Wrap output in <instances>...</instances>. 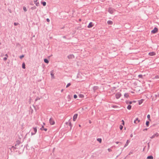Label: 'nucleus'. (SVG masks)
Listing matches in <instances>:
<instances>
[{
    "label": "nucleus",
    "mask_w": 159,
    "mask_h": 159,
    "mask_svg": "<svg viewBox=\"0 0 159 159\" xmlns=\"http://www.w3.org/2000/svg\"><path fill=\"white\" fill-rule=\"evenodd\" d=\"M114 9L111 7L109 8L108 9V12L111 14H113L114 13Z\"/></svg>",
    "instance_id": "1"
},
{
    "label": "nucleus",
    "mask_w": 159,
    "mask_h": 159,
    "mask_svg": "<svg viewBox=\"0 0 159 159\" xmlns=\"http://www.w3.org/2000/svg\"><path fill=\"white\" fill-rule=\"evenodd\" d=\"M158 31V29L157 28L155 27L154 29L151 31V32L153 34H155Z\"/></svg>",
    "instance_id": "2"
},
{
    "label": "nucleus",
    "mask_w": 159,
    "mask_h": 159,
    "mask_svg": "<svg viewBox=\"0 0 159 159\" xmlns=\"http://www.w3.org/2000/svg\"><path fill=\"white\" fill-rule=\"evenodd\" d=\"M121 94L120 93H118L116 94V99L119 98L121 96Z\"/></svg>",
    "instance_id": "3"
},
{
    "label": "nucleus",
    "mask_w": 159,
    "mask_h": 159,
    "mask_svg": "<svg viewBox=\"0 0 159 159\" xmlns=\"http://www.w3.org/2000/svg\"><path fill=\"white\" fill-rule=\"evenodd\" d=\"M49 123L51 125H53L55 124V122L52 118H50L49 120Z\"/></svg>",
    "instance_id": "4"
},
{
    "label": "nucleus",
    "mask_w": 159,
    "mask_h": 159,
    "mask_svg": "<svg viewBox=\"0 0 159 159\" xmlns=\"http://www.w3.org/2000/svg\"><path fill=\"white\" fill-rule=\"evenodd\" d=\"M78 116V114H75L74 115L73 117V120L74 121H75L77 117Z\"/></svg>",
    "instance_id": "5"
},
{
    "label": "nucleus",
    "mask_w": 159,
    "mask_h": 159,
    "mask_svg": "<svg viewBox=\"0 0 159 159\" xmlns=\"http://www.w3.org/2000/svg\"><path fill=\"white\" fill-rule=\"evenodd\" d=\"M156 53L155 52H152L148 53V55L150 56H153L155 55Z\"/></svg>",
    "instance_id": "6"
},
{
    "label": "nucleus",
    "mask_w": 159,
    "mask_h": 159,
    "mask_svg": "<svg viewBox=\"0 0 159 159\" xmlns=\"http://www.w3.org/2000/svg\"><path fill=\"white\" fill-rule=\"evenodd\" d=\"M93 26V24L92 22H90L89 24L88 27L89 28L92 27Z\"/></svg>",
    "instance_id": "7"
},
{
    "label": "nucleus",
    "mask_w": 159,
    "mask_h": 159,
    "mask_svg": "<svg viewBox=\"0 0 159 159\" xmlns=\"http://www.w3.org/2000/svg\"><path fill=\"white\" fill-rule=\"evenodd\" d=\"M158 136V134L157 133H156L155 134L153 135L152 136L150 137V138L151 139L154 138L156 136L157 137Z\"/></svg>",
    "instance_id": "8"
},
{
    "label": "nucleus",
    "mask_w": 159,
    "mask_h": 159,
    "mask_svg": "<svg viewBox=\"0 0 159 159\" xmlns=\"http://www.w3.org/2000/svg\"><path fill=\"white\" fill-rule=\"evenodd\" d=\"M139 122H140V120L138 118H137L134 121V123L137 124V123H139Z\"/></svg>",
    "instance_id": "9"
},
{
    "label": "nucleus",
    "mask_w": 159,
    "mask_h": 159,
    "mask_svg": "<svg viewBox=\"0 0 159 159\" xmlns=\"http://www.w3.org/2000/svg\"><path fill=\"white\" fill-rule=\"evenodd\" d=\"M33 129H34V133H31L32 135H33L34 134L36 133V132H37V129L36 128H34H34Z\"/></svg>",
    "instance_id": "10"
},
{
    "label": "nucleus",
    "mask_w": 159,
    "mask_h": 159,
    "mask_svg": "<svg viewBox=\"0 0 159 159\" xmlns=\"http://www.w3.org/2000/svg\"><path fill=\"white\" fill-rule=\"evenodd\" d=\"M129 141L128 140L127 141H126V143H125V145L124 147H126L127 146H128V144H129Z\"/></svg>",
    "instance_id": "11"
},
{
    "label": "nucleus",
    "mask_w": 159,
    "mask_h": 159,
    "mask_svg": "<svg viewBox=\"0 0 159 159\" xmlns=\"http://www.w3.org/2000/svg\"><path fill=\"white\" fill-rule=\"evenodd\" d=\"M107 23L108 25H112L113 22L111 20H108L107 22Z\"/></svg>",
    "instance_id": "12"
},
{
    "label": "nucleus",
    "mask_w": 159,
    "mask_h": 159,
    "mask_svg": "<svg viewBox=\"0 0 159 159\" xmlns=\"http://www.w3.org/2000/svg\"><path fill=\"white\" fill-rule=\"evenodd\" d=\"M40 129L41 130H44V131H47V129H46V128H44V126H42V127Z\"/></svg>",
    "instance_id": "13"
},
{
    "label": "nucleus",
    "mask_w": 159,
    "mask_h": 159,
    "mask_svg": "<svg viewBox=\"0 0 159 159\" xmlns=\"http://www.w3.org/2000/svg\"><path fill=\"white\" fill-rule=\"evenodd\" d=\"M51 75L52 77V78H54V74H53V71H51Z\"/></svg>",
    "instance_id": "14"
},
{
    "label": "nucleus",
    "mask_w": 159,
    "mask_h": 159,
    "mask_svg": "<svg viewBox=\"0 0 159 159\" xmlns=\"http://www.w3.org/2000/svg\"><path fill=\"white\" fill-rule=\"evenodd\" d=\"M124 96L125 98H128L129 96L128 93H126L124 94Z\"/></svg>",
    "instance_id": "15"
},
{
    "label": "nucleus",
    "mask_w": 159,
    "mask_h": 159,
    "mask_svg": "<svg viewBox=\"0 0 159 159\" xmlns=\"http://www.w3.org/2000/svg\"><path fill=\"white\" fill-rule=\"evenodd\" d=\"M44 61L45 63L47 64H48L49 62L46 59H44Z\"/></svg>",
    "instance_id": "16"
},
{
    "label": "nucleus",
    "mask_w": 159,
    "mask_h": 159,
    "mask_svg": "<svg viewBox=\"0 0 159 159\" xmlns=\"http://www.w3.org/2000/svg\"><path fill=\"white\" fill-rule=\"evenodd\" d=\"M74 57V55H70L68 56V57L69 58H72Z\"/></svg>",
    "instance_id": "17"
},
{
    "label": "nucleus",
    "mask_w": 159,
    "mask_h": 159,
    "mask_svg": "<svg viewBox=\"0 0 159 159\" xmlns=\"http://www.w3.org/2000/svg\"><path fill=\"white\" fill-rule=\"evenodd\" d=\"M143 100L142 99L141 100H140L139 101V105L141 104L143 102Z\"/></svg>",
    "instance_id": "18"
},
{
    "label": "nucleus",
    "mask_w": 159,
    "mask_h": 159,
    "mask_svg": "<svg viewBox=\"0 0 159 159\" xmlns=\"http://www.w3.org/2000/svg\"><path fill=\"white\" fill-rule=\"evenodd\" d=\"M131 106L130 105H128L127 107V108L128 109V110H130L131 109Z\"/></svg>",
    "instance_id": "19"
},
{
    "label": "nucleus",
    "mask_w": 159,
    "mask_h": 159,
    "mask_svg": "<svg viewBox=\"0 0 159 159\" xmlns=\"http://www.w3.org/2000/svg\"><path fill=\"white\" fill-rule=\"evenodd\" d=\"M22 68L25 69V63H23V64H22Z\"/></svg>",
    "instance_id": "20"
},
{
    "label": "nucleus",
    "mask_w": 159,
    "mask_h": 159,
    "mask_svg": "<svg viewBox=\"0 0 159 159\" xmlns=\"http://www.w3.org/2000/svg\"><path fill=\"white\" fill-rule=\"evenodd\" d=\"M153 158V157L152 156H149L147 157V159H152Z\"/></svg>",
    "instance_id": "21"
},
{
    "label": "nucleus",
    "mask_w": 159,
    "mask_h": 159,
    "mask_svg": "<svg viewBox=\"0 0 159 159\" xmlns=\"http://www.w3.org/2000/svg\"><path fill=\"white\" fill-rule=\"evenodd\" d=\"M97 141L99 142L100 143L102 142V139L100 138H98L97 139Z\"/></svg>",
    "instance_id": "22"
},
{
    "label": "nucleus",
    "mask_w": 159,
    "mask_h": 159,
    "mask_svg": "<svg viewBox=\"0 0 159 159\" xmlns=\"http://www.w3.org/2000/svg\"><path fill=\"white\" fill-rule=\"evenodd\" d=\"M23 9L24 11H27V9H26V7H23Z\"/></svg>",
    "instance_id": "23"
},
{
    "label": "nucleus",
    "mask_w": 159,
    "mask_h": 159,
    "mask_svg": "<svg viewBox=\"0 0 159 159\" xmlns=\"http://www.w3.org/2000/svg\"><path fill=\"white\" fill-rule=\"evenodd\" d=\"M149 121H147L146 122V125H147V126H148L149 125Z\"/></svg>",
    "instance_id": "24"
},
{
    "label": "nucleus",
    "mask_w": 159,
    "mask_h": 159,
    "mask_svg": "<svg viewBox=\"0 0 159 159\" xmlns=\"http://www.w3.org/2000/svg\"><path fill=\"white\" fill-rule=\"evenodd\" d=\"M79 97L81 98H83L84 97V96L83 95V94H80L79 95Z\"/></svg>",
    "instance_id": "25"
},
{
    "label": "nucleus",
    "mask_w": 159,
    "mask_h": 159,
    "mask_svg": "<svg viewBox=\"0 0 159 159\" xmlns=\"http://www.w3.org/2000/svg\"><path fill=\"white\" fill-rule=\"evenodd\" d=\"M71 85V84L70 83H68L67 84V85L66 86V88L68 87L69 86H70Z\"/></svg>",
    "instance_id": "26"
},
{
    "label": "nucleus",
    "mask_w": 159,
    "mask_h": 159,
    "mask_svg": "<svg viewBox=\"0 0 159 159\" xmlns=\"http://www.w3.org/2000/svg\"><path fill=\"white\" fill-rule=\"evenodd\" d=\"M123 128V126L122 125H120V130H122Z\"/></svg>",
    "instance_id": "27"
},
{
    "label": "nucleus",
    "mask_w": 159,
    "mask_h": 159,
    "mask_svg": "<svg viewBox=\"0 0 159 159\" xmlns=\"http://www.w3.org/2000/svg\"><path fill=\"white\" fill-rule=\"evenodd\" d=\"M138 77L139 78H143V75H138Z\"/></svg>",
    "instance_id": "28"
},
{
    "label": "nucleus",
    "mask_w": 159,
    "mask_h": 159,
    "mask_svg": "<svg viewBox=\"0 0 159 159\" xmlns=\"http://www.w3.org/2000/svg\"><path fill=\"white\" fill-rule=\"evenodd\" d=\"M42 3L43 6H45L46 5V2H43Z\"/></svg>",
    "instance_id": "29"
},
{
    "label": "nucleus",
    "mask_w": 159,
    "mask_h": 159,
    "mask_svg": "<svg viewBox=\"0 0 159 159\" xmlns=\"http://www.w3.org/2000/svg\"><path fill=\"white\" fill-rule=\"evenodd\" d=\"M77 96L76 95V94H75L74 95V98L75 99H76L77 98Z\"/></svg>",
    "instance_id": "30"
},
{
    "label": "nucleus",
    "mask_w": 159,
    "mask_h": 159,
    "mask_svg": "<svg viewBox=\"0 0 159 159\" xmlns=\"http://www.w3.org/2000/svg\"><path fill=\"white\" fill-rule=\"evenodd\" d=\"M14 24L16 26L18 25L19 24V23H18L15 22L14 23Z\"/></svg>",
    "instance_id": "31"
},
{
    "label": "nucleus",
    "mask_w": 159,
    "mask_h": 159,
    "mask_svg": "<svg viewBox=\"0 0 159 159\" xmlns=\"http://www.w3.org/2000/svg\"><path fill=\"white\" fill-rule=\"evenodd\" d=\"M24 55H21V56H20V59H22V58H23L24 57Z\"/></svg>",
    "instance_id": "32"
},
{
    "label": "nucleus",
    "mask_w": 159,
    "mask_h": 159,
    "mask_svg": "<svg viewBox=\"0 0 159 159\" xmlns=\"http://www.w3.org/2000/svg\"><path fill=\"white\" fill-rule=\"evenodd\" d=\"M7 57H4V58H3V60H4V61H6V60H7Z\"/></svg>",
    "instance_id": "33"
},
{
    "label": "nucleus",
    "mask_w": 159,
    "mask_h": 159,
    "mask_svg": "<svg viewBox=\"0 0 159 159\" xmlns=\"http://www.w3.org/2000/svg\"><path fill=\"white\" fill-rule=\"evenodd\" d=\"M147 117L148 118V119H150V116L149 115H148V116H147ZM149 120H150V119H149Z\"/></svg>",
    "instance_id": "34"
},
{
    "label": "nucleus",
    "mask_w": 159,
    "mask_h": 159,
    "mask_svg": "<svg viewBox=\"0 0 159 159\" xmlns=\"http://www.w3.org/2000/svg\"><path fill=\"white\" fill-rule=\"evenodd\" d=\"M122 122L123 123H122V124L124 125V124H125V122H124V121L122 120Z\"/></svg>",
    "instance_id": "35"
},
{
    "label": "nucleus",
    "mask_w": 159,
    "mask_h": 159,
    "mask_svg": "<svg viewBox=\"0 0 159 159\" xmlns=\"http://www.w3.org/2000/svg\"><path fill=\"white\" fill-rule=\"evenodd\" d=\"M47 21L48 22H49L50 21V20L48 18L47 19Z\"/></svg>",
    "instance_id": "36"
},
{
    "label": "nucleus",
    "mask_w": 159,
    "mask_h": 159,
    "mask_svg": "<svg viewBox=\"0 0 159 159\" xmlns=\"http://www.w3.org/2000/svg\"><path fill=\"white\" fill-rule=\"evenodd\" d=\"M108 150L109 152H111V149H110V148H108Z\"/></svg>",
    "instance_id": "37"
},
{
    "label": "nucleus",
    "mask_w": 159,
    "mask_h": 159,
    "mask_svg": "<svg viewBox=\"0 0 159 159\" xmlns=\"http://www.w3.org/2000/svg\"><path fill=\"white\" fill-rule=\"evenodd\" d=\"M34 2H36L37 1V0H34Z\"/></svg>",
    "instance_id": "38"
},
{
    "label": "nucleus",
    "mask_w": 159,
    "mask_h": 159,
    "mask_svg": "<svg viewBox=\"0 0 159 159\" xmlns=\"http://www.w3.org/2000/svg\"><path fill=\"white\" fill-rule=\"evenodd\" d=\"M129 103L130 104H131L132 103V102L130 101L129 102Z\"/></svg>",
    "instance_id": "39"
},
{
    "label": "nucleus",
    "mask_w": 159,
    "mask_h": 159,
    "mask_svg": "<svg viewBox=\"0 0 159 159\" xmlns=\"http://www.w3.org/2000/svg\"><path fill=\"white\" fill-rule=\"evenodd\" d=\"M39 3L38 2V3H36V6H37L38 5H39Z\"/></svg>",
    "instance_id": "40"
},
{
    "label": "nucleus",
    "mask_w": 159,
    "mask_h": 159,
    "mask_svg": "<svg viewBox=\"0 0 159 159\" xmlns=\"http://www.w3.org/2000/svg\"><path fill=\"white\" fill-rule=\"evenodd\" d=\"M5 56H6L7 57H8V56L7 54H6L5 55Z\"/></svg>",
    "instance_id": "41"
},
{
    "label": "nucleus",
    "mask_w": 159,
    "mask_h": 159,
    "mask_svg": "<svg viewBox=\"0 0 159 159\" xmlns=\"http://www.w3.org/2000/svg\"><path fill=\"white\" fill-rule=\"evenodd\" d=\"M89 123H90V124H91V121L90 120H89Z\"/></svg>",
    "instance_id": "42"
},
{
    "label": "nucleus",
    "mask_w": 159,
    "mask_h": 159,
    "mask_svg": "<svg viewBox=\"0 0 159 159\" xmlns=\"http://www.w3.org/2000/svg\"><path fill=\"white\" fill-rule=\"evenodd\" d=\"M133 134H131L130 135V137H133Z\"/></svg>",
    "instance_id": "43"
},
{
    "label": "nucleus",
    "mask_w": 159,
    "mask_h": 159,
    "mask_svg": "<svg viewBox=\"0 0 159 159\" xmlns=\"http://www.w3.org/2000/svg\"><path fill=\"white\" fill-rule=\"evenodd\" d=\"M119 143V142H116V144H118Z\"/></svg>",
    "instance_id": "44"
},
{
    "label": "nucleus",
    "mask_w": 159,
    "mask_h": 159,
    "mask_svg": "<svg viewBox=\"0 0 159 159\" xmlns=\"http://www.w3.org/2000/svg\"><path fill=\"white\" fill-rule=\"evenodd\" d=\"M69 125H70V126H71V123H69Z\"/></svg>",
    "instance_id": "45"
},
{
    "label": "nucleus",
    "mask_w": 159,
    "mask_h": 159,
    "mask_svg": "<svg viewBox=\"0 0 159 159\" xmlns=\"http://www.w3.org/2000/svg\"><path fill=\"white\" fill-rule=\"evenodd\" d=\"M79 126L80 127H81V125H79Z\"/></svg>",
    "instance_id": "46"
},
{
    "label": "nucleus",
    "mask_w": 159,
    "mask_h": 159,
    "mask_svg": "<svg viewBox=\"0 0 159 159\" xmlns=\"http://www.w3.org/2000/svg\"><path fill=\"white\" fill-rule=\"evenodd\" d=\"M43 125H45V123H43Z\"/></svg>",
    "instance_id": "47"
},
{
    "label": "nucleus",
    "mask_w": 159,
    "mask_h": 159,
    "mask_svg": "<svg viewBox=\"0 0 159 159\" xmlns=\"http://www.w3.org/2000/svg\"><path fill=\"white\" fill-rule=\"evenodd\" d=\"M79 20H80V21H81V20L80 19Z\"/></svg>",
    "instance_id": "48"
},
{
    "label": "nucleus",
    "mask_w": 159,
    "mask_h": 159,
    "mask_svg": "<svg viewBox=\"0 0 159 159\" xmlns=\"http://www.w3.org/2000/svg\"><path fill=\"white\" fill-rule=\"evenodd\" d=\"M63 91V89H62L61 90V92H62V91Z\"/></svg>",
    "instance_id": "49"
},
{
    "label": "nucleus",
    "mask_w": 159,
    "mask_h": 159,
    "mask_svg": "<svg viewBox=\"0 0 159 159\" xmlns=\"http://www.w3.org/2000/svg\"><path fill=\"white\" fill-rule=\"evenodd\" d=\"M126 103H128V102H126Z\"/></svg>",
    "instance_id": "50"
}]
</instances>
